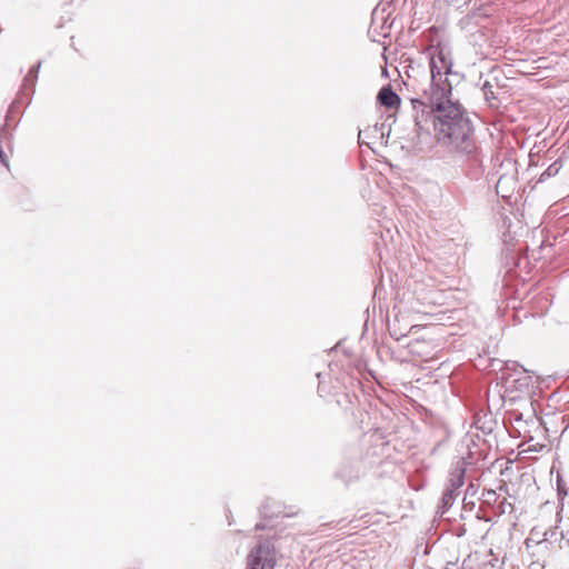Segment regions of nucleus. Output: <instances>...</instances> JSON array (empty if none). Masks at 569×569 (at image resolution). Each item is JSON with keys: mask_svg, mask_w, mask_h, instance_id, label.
<instances>
[{"mask_svg": "<svg viewBox=\"0 0 569 569\" xmlns=\"http://www.w3.org/2000/svg\"><path fill=\"white\" fill-rule=\"evenodd\" d=\"M482 92L486 101L489 102L491 107L496 106L495 101H497V97L493 91V86L489 81L482 84Z\"/></svg>", "mask_w": 569, "mask_h": 569, "instance_id": "nucleus-7", "label": "nucleus"}, {"mask_svg": "<svg viewBox=\"0 0 569 569\" xmlns=\"http://www.w3.org/2000/svg\"><path fill=\"white\" fill-rule=\"evenodd\" d=\"M378 102L386 107V108H395L399 106L400 98L399 96L392 90L391 86H385L380 89L377 96Z\"/></svg>", "mask_w": 569, "mask_h": 569, "instance_id": "nucleus-6", "label": "nucleus"}, {"mask_svg": "<svg viewBox=\"0 0 569 569\" xmlns=\"http://www.w3.org/2000/svg\"><path fill=\"white\" fill-rule=\"evenodd\" d=\"M497 500H498V495L495 490H492V489L483 490V492H482L483 503L491 506V505L496 503Z\"/></svg>", "mask_w": 569, "mask_h": 569, "instance_id": "nucleus-9", "label": "nucleus"}, {"mask_svg": "<svg viewBox=\"0 0 569 569\" xmlns=\"http://www.w3.org/2000/svg\"><path fill=\"white\" fill-rule=\"evenodd\" d=\"M451 87H438L430 92V106L435 111L433 127L438 141L461 154L475 164L480 162L473 138L471 120L465 109L450 98Z\"/></svg>", "mask_w": 569, "mask_h": 569, "instance_id": "nucleus-1", "label": "nucleus"}, {"mask_svg": "<svg viewBox=\"0 0 569 569\" xmlns=\"http://www.w3.org/2000/svg\"><path fill=\"white\" fill-rule=\"evenodd\" d=\"M260 512H261V515H262L263 517H266V518H267V517H269V518H271V517H278V516L280 515V511H278V512L269 511V509H268V505H263V506H262V508H261V510H260Z\"/></svg>", "mask_w": 569, "mask_h": 569, "instance_id": "nucleus-11", "label": "nucleus"}, {"mask_svg": "<svg viewBox=\"0 0 569 569\" xmlns=\"http://www.w3.org/2000/svg\"><path fill=\"white\" fill-rule=\"evenodd\" d=\"M556 535V529L549 530L545 532V540H550Z\"/></svg>", "mask_w": 569, "mask_h": 569, "instance_id": "nucleus-13", "label": "nucleus"}, {"mask_svg": "<svg viewBox=\"0 0 569 569\" xmlns=\"http://www.w3.org/2000/svg\"><path fill=\"white\" fill-rule=\"evenodd\" d=\"M40 67H41V63L38 62V64H37L38 71L40 70Z\"/></svg>", "mask_w": 569, "mask_h": 569, "instance_id": "nucleus-16", "label": "nucleus"}, {"mask_svg": "<svg viewBox=\"0 0 569 569\" xmlns=\"http://www.w3.org/2000/svg\"><path fill=\"white\" fill-rule=\"evenodd\" d=\"M466 465V461L460 459L450 472L448 487L441 498V507L443 509L451 507L455 499L459 496V489L465 483Z\"/></svg>", "mask_w": 569, "mask_h": 569, "instance_id": "nucleus-4", "label": "nucleus"}, {"mask_svg": "<svg viewBox=\"0 0 569 569\" xmlns=\"http://www.w3.org/2000/svg\"><path fill=\"white\" fill-rule=\"evenodd\" d=\"M513 511L512 503L508 502L506 498H503L498 506L499 515L511 513Z\"/></svg>", "mask_w": 569, "mask_h": 569, "instance_id": "nucleus-10", "label": "nucleus"}, {"mask_svg": "<svg viewBox=\"0 0 569 569\" xmlns=\"http://www.w3.org/2000/svg\"><path fill=\"white\" fill-rule=\"evenodd\" d=\"M477 493V488L473 483H470L467 489H466V493H465V498H463V501H466L467 497L468 496H475Z\"/></svg>", "mask_w": 569, "mask_h": 569, "instance_id": "nucleus-12", "label": "nucleus"}, {"mask_svg": "<svg viewBox=\"0 0 569 569\" xmlns=\"http://www.w3.org/2000/svg\"><path fill=\"white\" fill-rule=\"evenodd\" d=\"M277 550L270 539H260L247 557V569H274Z\"/></svg>", "mask_w": 569, "mask_h": 569, "instance_id": "nucleus-2", "label": "nucleus"}, {"mask_svg": "<svg viewBox=\"0 0 569 569\" xmlns=\"http://www.w3.org/2000/svg\"><path fill=\"white\" fill-rule=\"evenodd\" d=\"M430 73L431 83L430 92L438 87H450L448 83L442 81V76L451 72L452 61L449 53L438 44L436 48L430 47Z\"/></svg>", "mask_w": 569, "mask_h": 569, "instance_id": "nucleus-3", "label": "nucleus"}, {"mask_svg": "<svg viewBox=\"0 0 569 569\" xmlns=\"http://www.w3.org/2000/svg\"><path fill=\"white\" fill-rule=\"evenodd\" d=\"M264 528H266V526L261 522L256 525V530H263Z\"/></svg>", "mask_w": 569, "mask_h": 569, "instance_id": "nucleus-14", "label": "nucleus"}, {"mask_svg": "<svg viewBox=\"0 0 569 569\" xmlns=\"http://www.w3.org/2000/svg\"><path fill=\"white\" fill-rule=\"evenodd\" d=\"M561 164L558 161L551 163L540 176V181H543L546 178L556 176L559 172Z\"/></svg>", "mask_w": 569, "mask_h": 569, "instance_id": "nucleus-8", "label": "nucleus"}, {"mask_svg": "<svg viewBox=\"0 0 569 569\" xmlns=\"http://www.w3.org/2000/svg\"><path fill=\"white\" fill-rule=\"evenodd\" d=\"M413 113V120L416 126V131L418 136L422 133V131H428V124L431 121L433 123L435 111L430 106V93L425 92V100L422 99H412L411 100Z\"/></svg>", "mask_w": 569, "mask_h": 569, "instance_id": "nucleus-5", "label": "nucleus"}, {"mask_svg": "<svg viewBox=\"0 0 569 569\" xmlns=\"http://www.w3.org/2000/svg\"><path fill=\"white\" fill-rule=\"evenodd\" d=\"M337 476H338V477H340V478H341V479H343V480H348V479H347V477L342 473V471H339V472L337 473Z\"/></svg>", "mask_w": 569, "mask_h": 569, "instance_id": "nucleus-15", "label": "nucleus"}]
</instances>
